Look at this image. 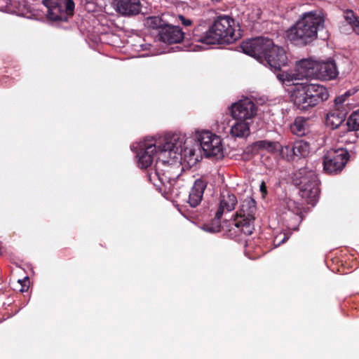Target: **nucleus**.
I'll use <instances>...</instances> for the list:
<instances>
[{"mask_svg":"<svg viewBox=\"0 0 359 359\" xmlns=\"http://www.w3.org/2000/svg\"><path fill=\"white\" fill-rule=\"evenodd\" d=\"M116 11L124 16L135 15L141 11V4L140 0H118Z\"/></svg>","mask_w":359,"mask_h":359,"instance_id":"dca6fc26","label":"nucleus"},{"mask_svg":"<svg viewBox=\"0 0 359 359\" xmlns=\"http://www.w3.org/2000/svg\"><path fill=\"white\" fill-rule=\"evenodd\" d=\"M346 125L350 131L346 133L347 137L344 142L346 143H353L355 142L357 137L355 130H359V110L353 111L348 117Z\"/></svg>","mask_w":359,"mask_h":359,"instance_id":"aec40b11","label":"nucleus"},{"mask_svg":"<svg viewBox=\"0 0 359 359\" xmlns=\"http://www.w3.org/2000/svg\"><path fill=\"white\" fill-rule=\"evenodd\" d=\"M238 25L228 15L219 16L208 29L202 25L193 30V41L203 46L215 43H232L241 37Z\"/></svg>","mask_w":359,"mask_h":359,"instance_id":"7ed1b4c3","label":"nucleus"},{"mask_svg":"<svg viewBox=\"0 0 359 359\" xmlns=\"http://www.w3.org/2000/svg\"><path fill=\"white\" fill-rule=\"evenodd\" d=\"M346 102V97L341 95L335 98L334 108L336 109H346L345 107L348 104V102Z\"/></svg>","mask_w":359,"mask_h":359,"instance_id":"393cba45","label":"nucleus"},{"mask_svg":"<svg viewBox=\"0 0 359 359\" xmlns=\"http://www.w3.org/2000/svg\"><path fill=\"white\" fill-rule=\"evenodd\" d=\"M159 41L168 43H180L184 38V32L177 25L167 23L158 34Z\"/></svg>","mask_w":359,"mask_h":359,"instance_id":"ddd939ff","label":"nucleus"},{"mask_svg":"<svg viewBox=\"0 0 359 359\" xmlns=\"http://www.w3.org/2000/svg\"><path fill=\"white\" fill-rule=\"evenodd\" d=\"M289 238V236L286 233H280L274 238V245L276 246L285 243Z\"/></svg>","mask_w":359,"mask_h":359,"instance_id":"a878e982","label":"nucleus"},{"mask_svg":"<svg viewBox=\"0 0 359 359\" xmlns=\"http://www.w3.org/2000/svg\"><path fill=\"white\" fill-rule=\"evenodd\" d=\"M202 49H205V47H203L202 46L195 45V46H194L193 48H191V50L196 51V50H202Z\"/></svg>","mask_w":359,"mask_h":359,"instance_id":"f704fd0d","label":"nucleus"},{"mask_svg":"<svg viewBox=\"0 0 359 359\" xmlns=\"http://www.w3.org/2000/svg\"><path fill=\"white\" fill-rule=\"evenodd\" d=\"M216 223H217V226H209L208 225H204L203 227V229L207 232H210V233H214V232H216V231H219V220L217 221L216 219Z\"/></svg>","mask_w":359,"mask_h":359,"instance_id":"c85d7f7f","label":"nucleus"},{"mask_svg":"<svg viewBox=\"0 0 359 359\" xmlns=\"http://www.w3.org/2000/svg\"><path fill=\"white\" fill-rule=\"evenodd\" d=\"M347 114L346 109H336L334 108L326 116V126L331 129H336L344 121Z\"/></svg>","mask_w":359,"mask_h":359,"instance_id":"a211bd4d","label":"nucleus"},{"mask_svg":"<svg viewBox=\"0 0 359 359\" xmlns=\"http://www.w3.org/2000/svg\"><path fill=\"white\" fill-rule=\"evenodd\" d=\"M293 184L299 187L301 196L307 203L314 205L318 199L319 180L316 173L307 168L297 170L292 176Z\"/></svg>","mask_w":359,"mask_h":359,"instance_id":"0eeeda50","label":"nucleus"},{"mask_svg":"<svg viewBox=\"0 0 359 359\" xmlns=\"http://www.w3.org/2000/svg\"><path fill=\"white\" fill-rule=\"evenodd\" d=\"M288 211L285 212L286 226L289 230L297 231L299 224L303 219L302 208L294 201L290 200L287 203Z\"/></svg>","mask_w":359,"mask_h":359,"instance_id":"4468645a","label":"nucleus"},{"mask_svg":"<svg viewBox=\"0 0 359 359\" xmlns=\"http://www.w3.org/2000/svg\"><path fill=\"white\" fill-rule=\"evenodd\" d=\"M151 46V44H145V45H143V46H142V48H143V49L147 48V47H146V46Z\"/></svg>","mask_w":359,"mask_h":359,"instance_id":"e433bc0d","label":"nucleus"},{"mask_svg":"<svg viewBox=\"0 0 359 359\" xmlns=\"http://www.w3.org/2000/svg\"><path fill=\"white\" fill-rule=\"evenodd\" d=\"M292 151L296 156L306 157L310 153V146L304 140H298L293 144Z\"/></svg>","mask_w":359,"mask_h":359,"instance_id":"5701e85b","label":"nucleus"},{"mask_svg":"<svg viewBox=\"0 0 359 359\" xmlns=\"http://www.w3.org/2000/svg\"><path fill=\"white\" fill-rule=\"evenodd\" d=\"M229 109L231 116L234 120H241L252 123L257 111L255 102L249 97H244L232 103Z\"/></svg>","mask_w":359,"mask_h":359,"instance_id":"f8f14e48","label":"nucleus"},{"mask_svg":"<svg viewBox=\"0 0 359 359\" xmlns=\"http://www.w3.org/2000/svg\"><path fill=\"white\" fill-rule=\"evenodd\" d=\"M349 158L347 149L339 147L330 149L323 158L324 170L330 174L337 173L342 170Z\"/></svg>","mask_w":359,"mask_h":359,"instance_id":"9b49d317","label":"nucleus"},{"mask_svg":"<svg viewBox=\"0 0 359 359\" xmlns=\"http://www.w3.org/2000/svg\"><path fill=\"white\" fill-rule=\"evenodd\" d=\"M356 90L355 89H350V90H346L343 95V96L344 97H346V99L347 100L348 97H349L350 96L354 95L355 93H356Z\"/></svg>","mask_w":359,"mask_h":359,"instance_id":"2f4dec72","label":"nucleus"},{"mask_svg":"<svg viewBox=\"0 0 359 359\" xmlns=\"http://www.w3.org/2000/svg\"><path fill=\"white\" fill-rule=\"evenodd\" d=\"M356 90L355 89H350V90H346L343 95V96L344 97H346V99L347 100L348 97H349L350 96L354 95L355 93H356Z\"/></svg>","mask_w":359,"mask_h":359,"instance_id":"473e14b6","label":"nucleus"},{"mask_svg":"<svg viewBox=\"0 0 359 359\" xmlns=\"http://www.w3.org/2000/svg\"><path fill=\"white\" fill-rule=\"evenodd\" d=\"M194 140L197 144L198 149L196 154L199 156L200 148L203 151L204 154L208 156H214L217 158H222L224 157V146L222 144V138L215 133L209 130H196L195 137H187Z\"/></svg>","mask_w":359,"mask_h":359,"instance_id":"6e6552de","label":"nucleus"},{"mask_svg":"<svg viewBox=\"0 0 359 359\" xmlns=\"http://www.w3.org/2000/svg\"><path fill=\"white\" fill-rule=\"evenodd\" d=\"M177 18L181 24L186 27L191 26L192 24V20L189 18L184 17V15H179Z\"/></svg>","mask_w":359,"mask_h":359,"instance_id":"cd10ccee","label":"nucleus"},{"mask_svg":"<svg viewBox=\"0 0 359 359\" xmlns=\"http://www.w3.org/2000/svg\"><path fill=\"white\" fill-rule=\"evenodd\" d=\"M344 18L346 21L351 25L355 22V20L358 19V17L355 15L353 11L348 10L345 13Z\"/></svg>","mask_w":359,"mask_h":359,"instance_id":"bb28decb","label":"nucleus"},{"mask_svg":"<svg viewBox=\"0 0 359 359\" xmlns=\"http://www.w3.org/2000/svg\"><path fill=\"white\" fill-rule=\"evenodd\" d=\"M259 189L263 194H266V187L264 182H262V184H260Z\"/></svg>","mask_w":359,"mask_h":359,"instance_id":"72a5a7b5","label":"nucleus"},{"mask_svg":"<svg viewBox=\"0 0 359 359\" xmlns=\"http://www.w3.org/2000/svg\"><path fill=\"white\" fill-rule=\"evenodd\" d=\"M159 53H161V52L156 51V52L153 53L152 55H158Z\"/></svg>","mask_w":359,"mask_h":359,"instance_id":"4c0bfd02","label":"nucleus"},{"mask_svg":"<svg viewBox=\"0 0 359 359\" xmlns=\"http://www.w3.org/2000/svg\"><path fill=\"white\" fill-rule=\"evenodd\" d=\"M165 146L170 150L163 149L161 157L156 160L154 172L149 173L148 178L154 186L160 184L170 189L179 174L175 170L180 168L182 161H187L189 165H194L198 161V156L196 154L198 145L194 140L187 138L186 134L175 133L165 139Z\"/></svg>","mask_w":359,"mask_h":359,"instance_id":"f03ea898","label":"nucleus"},{"mask_svg":"<svg viewBox=\"0 0 359 359\" xmlns=\"http://www.w3.org/2000/svg\"><path fill=\"white\" fill-rule=\"evenodd\" d=\"M231 125L230 135L234 138H246L250 134V126L252 122L235 120Z\"/></svg>","mask_w":359,"mask_h":359,"instance_id":"6ab92c4d","label":"nucleus"},{"mask_svg":"<svg viewBox=\"0 0 359 359\" xmlns=\"http://www.w3.org/2000/svg\"><path fill=\"white\" fill-rule=\"evenodd\" d=\"M243 53L257 60H264L269 67L276 71L280 70L287 65V57L282 47L276 46L273 41L264 37H257L243 42L241 46Z\"/></svg>","mask_w":359,"mask_h":359,"instance_id":"20e7f679","label":"nucleus"},{"mask_svg":"<svg viewBox=\"0 0 359 359\" xmlns=\"http://www.w3.org/2000/svg\"><path fill=\"white\" fill-rule=\"evenodd\" d=\"M172 134L168 133L158 139L145 138L139 142H134L130 148L136 154L138 167L142 169L148 168L151 165L154 156H157V160H158L161 157V152L163 149L170 150L168 147H165V139Z\"/></svg>","mask_w":359,"mask_h":359,"instance_id":"423d86ee","label":"nucleus"},{"mask_svg":"<svg viewBox=\"0 0 359 359\" xmlns=\"http://www.w3.org/2000/svg\"><path fill=\"white\" fill-rule=\"evenodd\" d=\"M290 130L292 134L302 137L306 135L309 132V125L308 118L298 116L290 125Z\"/></svg>","mask_w":359,"mask_h":359,"instance_id":"412c9836","label":"nucleus"},{"mask_svg":"<svg viewBox=\"0 0 359 359\" xmlns=\"http://www.w3.org/2000/svg\"><path fill=\"white\" fill-rule=\"evenodd\" d=\"M350 25L352 27L353 31L357 34L359 35V20H358V18L357 20H355V22L353 23H351Z\"/></svg>","mask_w":359,"mask_h":359,"instance_id":"7c9ffc66","label":"nucleus"},{"mask_svg":"<svg viewBox=\"0 0 359 359\" xmlns=\"http://www.w3.org/2000/svg\"><path fill=\"white\" fill-rule=\"evenodd\" d=\"M324 15L320 11L304 13L286 31V38L295 45H307L317 38L318 32L324 27Z\"/></svg>","mask_w":359,"mask_h":359,"instance_id":"39448f33","label":"nucleus"},{"mask_svg":"<svg viewBox=\"0 0 359 359\" xmlns=\"http://www.w3.org/2000/svg\"><path fill=\"white\" fill-rule=\"evenodd\" d=\"M42 2L48 9V18L53 21H67L74 10L72 0H42Z\"/></svg>","mask_w":359,"mask_h":359,"instance_id":"9d476101","label":"nucleus"},{"mask_svg":"<svg viewBox=\"0 0 359 359\" xmlns=\"http://www.w3.org/2000/svg\"><path fill=\"white\" fill-rule=\"evenodd\" d=\"M237 204V199L234 194L229 192L223 193L220 197L219 205L215 213V219L219 221L224 212L232 211Z\"/></svg>","mask_w":359,"mask_h":359,"instance_id":"2eb2a0df","label":"nucleus"},{"mask_svg":"<svg viewBox=\"0 0 359 359\" xmlns=\"http://www.w3.org/2000/svg\"><path fill=\"white\" fill-rule=\"evenodd\" d=\"M339 75L337 65L333 60L319 62L311 58L302 59L295 65L294 72H283L276 75L284 83L292 85V97L294 105L301 110H308L329 98L327 89L318 83H298L304 79L316 78L330 81Z\"/></svg>","mask_w":359,"mask_h":359,"instance_id":"f257e3e1","label":"nucleus"},{"mask_svg":"<svg viewBox=\"0 0 359 359\" xmlns=\"http://www.w3.org/2000/svg\"><path fill=\"white\" fill-rule=\"evenodd\" d=\"M256 202L251 198H245L241 205L239 212L234 221L233 229L234 232L243 233L245 236L252 234L254 230L255 214Z\"/></svg>","mask_w":359,"mask_h":359,"instance_id":"1a4fd4ad","label":"nucleus"},{"mask_svg":"<svg viewBox=\"0 0 359 359\" xmlns=\"http://www.w3.org/2000/svg\"><path fill=\"white\" fill-rule=\"evenodd\" d=\"M254 147L257 149H266L269 152H274L277 150V143L267 140L257 141L255 142Z\"/></svg>","mask_w":359,"mask_h":359,"instance_id":"b1692460","label":"nucleus"},{"mask_svg":"<svg viewBox=\"0 0 359 359\" xmlns=\"http://www.w3.org/2000/svg\"><path fill=\"white\" fill-rule=\"evenodd\" d=\"M1 11L6 12V13H13V10L11 8L7 6L5 9L0 8Z\"/></svg>","mask_w":359,"mask_h":359,"instance_id":"c9c22d12","label":"nucleus"},{"mask_svg":"<svg viewBox=\"0 0 359 359\" xmlns=\"http://www.w3.org/2000/svg\"><path fill=\"white\" fill-rule=\"evenodd\" d=\"M18 282L21 284V288L20 290L21 292L27 291L28 289V285L27 283H29V278L28 277H25L23 280H19Z\"/></svg>","mask_w":359,"mask_h":359,"instance_id":"c756f323","label":"nucleus"},{"mask_svg":"<svg viewBox=\"0 0 359 359\" xmlns=\"http://www.w3.org/2000/svg\"><path fill=\"white\" fill-rule=\"evenodd\" d=\"M163 17L164 15L147 17L144 20V25L149 29L158 30V33L167 25Z\"/></svg>","mask_w":359,"mask_h":359,"instance_id":"4be33fe9","label":"nucleus"},{"mask_svg":"<svg viewBox=\"0 0 359 359\" xmlns=\"http://www.w3.org/2000/svg\"><path fill=\"white\" fill-rule=\"evenodd\" d=\"M206 183L202 180H196L191 187L188 198L190 206L196 207L201 202L204 191L206 188Z\"/></svg>","mask_w":359,"mask_h":359,"instance_id":"f3484780","label":"nucleus"}]
</instances>
